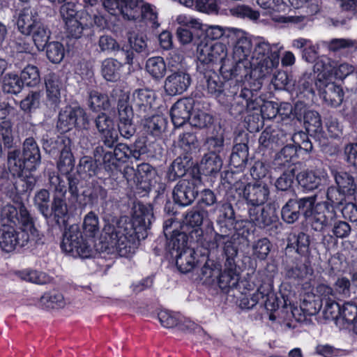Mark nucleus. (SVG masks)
I'll list each match as a JSON object with an SVG mask.
<instances>
[{
	"mask_svg": "<svg viewBox=\"0 0 357 357\" xmlns=\"http://www.w3.org/2000/svg\"><path fill=\"white\" fill-rule=\"evenodd\" d=\"M152 206L138 202L134 204L132 220L121 218L116 225H105L102 238L106 243L105 248L116 249L120 255L130 252L136 243L144 239L153 220Z\"/></svg>",
	"mask_w": 357,
	"mask_h": 357,
	"instance_id": "obj_1",
	"label": "nucleus"
},
{
	"mask_svg": "<svg viewBox=\"0 0 357 357\" xmlns=\"http://www.w3.org/2000/svg\"><path fill=\"white\" fill-rule=\"evenodd\" d=\"M195 234L200 232L197 241L210 253L215 252L220 246H222L223 255H232L238 252V248L234 242V229L229 220L218 218L214 226L208 222L204 231L195 229Z\"/></svg>",
	"mask_w": 357,
	"mask_h": 357,
	"instance_id": "obj_2",
	"label": "nucleus"
},
{
	"mask_svg": "<svg viewBox=\"0 0 357 357\" xmlns=\"http://www.w3.org/2000/svg\"><path fill=\"white\" fill-rule=\"evenodd\" d=\"M198 66L205 68H214V65L220 64V71L225 79L229 80L234 77L232 71V60L227 57L226 46L221 43H213L203 39L197 47Z\"/></svg>",
	"mask_w": 357,
	"mask_h": 357,
	"instance_id": "obj_3",
	"label": "nucleus"
},
{
	"mask_svg": "<svg viewBox=\"0 0 357 357\" xmlns=\"http://www.w3.org/2000/svg\"><path fill=\"white\" fill-rule=\"evenodd\" d=\"M41 144L43 150L48 154L56 155L60 153L57 162V168L61 173H66L73 170L75 166V160L71 151L72 141L67 137H52V132L45 131L43 134Z\"/></svg>",
	"mask_w": 357,
	"mask_h": 357,
	"instance_id": "obj_4",
	"label": "nucleus"
},
{
	"mask_svg": "<svg viewBox=\"0 0 357 357\" xmlns=\"http://www.w3.org/2000/svg\"><path fill=\"white\" fill-rule=\"evenodd\" d=\"M294 199L297 203L300 215L301 213L303 215L313 230L321 231L323 226L332 220L333 213L328 211L331 206L328 202H319L315 204L317 195Z\"/></svg>",
	"mask_w": 357,
	"mask_h": 357,
	"instance_id": "obj_5",
	"label": "nucleus"
},
{
	"mask_svg": "<svg viewBox=\"0 0 357 357\" xmlns=\"http://www.w3.org/2000/svg\"><path fill=\"white\" fill-rule=\"evenodd\" d=\"M93 239L83 233L77 225H72L63 233L61 248L72 256L89 258L93 254Z\"/></svg>",
	"mask_w": 357,
	"mask_h": 357,
	"instance_id": "obj_6",
	"label": "nucleus"
},
{
	"mask_svg": "<svg viewBox=\"0 0 357 357\" xmlns=\"http://www.w3.org/2000/svg\"><path fill=\"white\" fill-rule=\"evenodd\" d=\"M60 15L65 24L67 36L78 39L87 29V15L77 2H67L60 8Z\"/></svg>",
	"mask_w": 357,
	"mask_h": 357,
	"instance_id": "obj_7",
	"label": "nucleus"
},
{
	"mask_svg": "<svg viewBox=\"0 0 357 357\" xmlns=\"http://www.w3.org/2000/svg\"><path fill=\"white\" fill-rule=\"evenodd\" d=\"M233 36L231 39L236 41L234 48V59L232 61V71L234 77H236L243 73H246L247 69L250 68L251 60H248V57L251 54L252 43L246 36V33L239 29L233 30Z\"/></svg>",
	"mask_w": 357,
	"mask_h": 357,
	"instance_id": "obj_8",
	"label": "nucleus"
},
{
	"mask_svg": "<svg viewBox=\"0 0 357 357\" xmlns=\"http://www.w3.org/2000/svg\"><path fill=\"white\" fill-rule=\"evenodd\" d=\"M89 125V116L85 109L80 106L67 105L59 112L56 128L61 132L70 131L74 128L88 130Z\"/></svg>",
	"mask_w": 357,
	"mask_h": 357,
	"instance_id": "obj_9",
	"label": "nucleus"
},
{
	"mask_svg": "<svg viewBox=\"0 0 357 357\" xmlns=\"http://www.w3.org/2000/svg\"><path fill=\"white\" fill-rule=\"evenodd\" d=\"M0 222L3 227L13 228L21 225L24 230L31 233L36 231L33 218L23 203L20 204L18 209L10 204L3 206L0 209Z\"/></svg>",
	"mask_w": 357,
	"mask_h": 357,
	"instance_id": "obj_10",
	"label": "nucleus"
},
{
	"mask_svg": "<svg viewBox=\"0 0 357 357\" xmlns=\"http://www.w3.org/2000/svg\"><path fill=\"white\" fill-rule=\"evenodd\" d=\"M154 8L144 0H123L119 14L128 21L145 20L154 24L158 17Z\"/></svg>",
	"mask_w": 357,
	"mask_h": 357,
	"instance_id": "obj_11",
	"label": "nucleus"
},
{
	"mask_svg": "<svg viewBox=\"0 0 357 357\" xmlns=\"http://www.w3.org/2000/svg\"><path fill=\"white\" fill-rule=\"evenodd\" d=\"M129 96L122 93L118 100L119 123L118 129L121 135L125 139H130L136 132V128L132 123L133 111L128 103Z\"/></svg>",
	"mask_w": 357,
	"mask_h": 357,
	"instance_id": "obj_12",
	"label": "nucleus"
},
{
	"mask_svg": "<svg viewBox=\"0 0 357 357\" xmlns=\"http://www.w3.org/2000/svg\"><path fill=\"white\" fill-rule=\"evenodd\" d=\"M315 86L328 105L336 107L342 102L344 98L342 89L333 82H331L324 73L318 74Z\"/></svg>",
	"mask_w": 357,
	"mask_h": 357,
	"instance_id": "obj_13",
	"label": "nucleus"
},
{
	"mask_svg": "<svg viewBox=\"0 0 357 357\" xmlns=\"http://www.w3.org/2000/svg\"><path fill=\"white\" fill-rule=\"evenodd\" d=\"M269 196V186L262 181L248 183L243 191V197L248 207L263 206L268 199Z\"/></svg>",
	"mask_w": 357,
	"mask_h": 357,
	"instance_id": "obj_14",
	"label": "nucleus"
},
{
	"mask_svg": "<svg viewBox=\"0 0 357 357\" xmlns=\"http://www.w3.org/2000/svg\"><path fill=\"white\" fill-rule=\"evenodd\" d=\"M197 195L198 190L195 178L180 180L172 192L174 202L182 206L190 205Z\"/></svg>",
	"mask_w": 357,
	"mask_h": 357,
	"instance_id": "obj_15",
	"label": "nucleus"
},
{
	"mask_svg": "<svg viewBox=\"0 0 357 357\" xmlns=\"http://www.w3.org/2000/svg\"><path fill=\"white\" fill-rule=\"evenodd\" d=\"M198 79L207 93L213 97H219L224 91L223 82L214 68H205L203 66H197Z\"/></svg>",
	"mask_w": 357,
	"mask_h": 357,
	"instance_id": "obj_16",
	"label": "nucleus"
},
{
	"mask_svg": "<svg viewBox=\"0 0 357 357\" xmlns=\"http://www.w3.org/2000/svg\"><path fill=\"white\" fill-rule=\"evenodd\" d=\"M238 252L232 255H223L225 259V268L222 272L219 273L218 285L222 290L233 289L237 287L240 276L236 269V257Z\"/></svg>",
	"mask_w": 357,
	"mask_h": 357,
	"instance_id": "obj_17",
	"label": "nucleus"
},
{
	"mask_svg": "<svg viewBox=\"0 0 357 357\" xmlns=\"http://www.w3.org/2000/svg\"><path fill=\"white\" fill-rule=\"evenodd\" d=\"M26 230L16 231L14 228L3 229L0 231V247L6 252H10L17 247H24L29 240Z\"/></svg>",
	"mask_w": 357,
	"mask_h": 357,
	"instance_id": "obj_18",
	"label": "nucleus"
},
{
	"mask_svg": "<svg viewBox=\"0 0 357 357\" xmlns=\"http://www.w3.org/2000/svg\"><path fill=\"white\" fill-rule=\"evenodd\" d=\"M191 77L185 70L172 72L165 79V90L169 96L182 94L191 84Z\"/></svg>",
	"mask_w": 357,
	"mask_h": 357,
	"instance_id": "obj_19",
	"label": "nucleus"
},
{
	"mask_svg": "<svg viewBox=\"0 0 357 357\" xmlns=\"http://www.w3.org/2000/svg\"><path fill=\"white\" fill-rule=\"evenodd\" d=\"M82 195L84 197V206L89 204L93 207L100 204L102 212H106L109 204L107 199V190L98 182L93 181L89 183L86 188L82 192Z\"/></svg>",
	"mask_w": 357,
	"mask_h": 357,
	"instance_id": "obj_20",
	"label": "nucleus"
},
{
	"mask_svg": "<svg viewBox=\"0 0 357 357\" xmlns=\"http://www.w3.org/2000/svg\"><path fill=\"white\" fill-rule=\"evenodd\" d=\"M249 221L260 229L270 226L278 220V216L270 206L248 207Z\"/></svg>",
	"mask_w": 357,
	"mask_h": 357,
	"instance_id": "obj_21",
	"label": "nucleus"
},
{
	"mask_svg": "<svg viewBox=\"0 0 357 357\" xmlns=\"http://www.w3.org/2000/svg\"><path fill=\"white\" fill-rule=\"evenodd\" d=\"M193 107L194 100L192 98H183L173 105L170 110V116L176 128L181 127L187 121L190 122Z\"/></svg>",
	"mask_w": 357,
	"mask_h": 357,
	"instance_id": "obj_22",
	"label": "nucleus"
},
{
	"mask_svg": "<svg viewBox=\"0 0 357 357\" xmlns=\"http://www.w3.org/2000/svg\"><path fill=\"white\" fill-rule=\"evenodd\" d=\"M321 301L314 293L306 294L299 308H294L292 314L298 321H303L307 317L317 314L321 308Z\"/></svg>",
	"mask_w": 357,
	"mask_h": 357,
	"instance_id": "obj_23",
	"label": "nucleus"
},
{
	"mask_svg": "<svg viewBox=\"0 0 357 357\" xmlns=\"http://www.w3.org/2000/svg\"><path fill=\"white\" fill-rule=\"evenodd\" d=\"M62 83L60 77L54 73H50L45 77L46 104L56 108L61 102Z\"/></svg>",
	"mask_w": 357,
	"mask_h": 357,
	"instance_id": "obj_24",
	"label": "nucleus"
},
{
	"mask_svg": "<svg viewBox=\"0 0 357 357\" xmlns=\"http://www.w3.org/2000/svg\"><path fill=\"white\" fill-rule=\"evenodd\" d=\"M155 99V93L147 89H136L132 95V103L138 110L139 115L149 113Z\"/></svg>",
	"mask_w": 357,
	"mask_h": 357,
	"instance_id": "obj_25",
	"label": "nucleus"
},
{
	"mask_svg": "<svg viewBox=\"0 0 357 357\" xmlns=\"http://www.w3.org/2000/svg\"><path fill=\"white\" fill-rule=\"evenodd\" d=\"M26 162L28 171L36 170L41 162L40 149L33 137L26 138L22 144L21 153Z\"/></svg>",
	"mask_w": 357,
	"mask_h": 357,
	"instance_id": "obj_26",
	"label": "nucleus"
},
{
	"mask_svg": "<svg viewBox=\"0 0 357 357\" xmlns=\"http://www.w3.org/2000/svg\"><path fill=\"white\" fill-rule=\"evenodd\" d=\"M273 47L275 50L272 54L266 58L251 62L250 68L255 66L258 67L262 76H266L276 71L280 63V52L283 49V45L280 43H274Z\"/></svg>",
	"mask_w": 357,
	"mask_h": 357,
	"instance_id": "obj_27",
	"label": "nucleus"
},
{
	"mask_svg": "<svg viewBox=\"0 0 357 357\" xmlns=\"http://www.w3.org/2000/svg\"><path fill=\"white\" fill-rule=\"evenodd\" d=\"M192 157L188 153L178 157L174 160L168 169L167 178L169 181H174L178 178L183 176L193 166Z\"/></svg>",
	"mask_w": 357,
	"mask_h": 357,
	"instance_id": "obj_28",
	"label": "nucleus"
},
{
	"mask_svg": "<svg viewBox=\"0 0 357 357\" xmlns=\"http://www.w3.org/2000/svg\"><path fill=\"white\" fill-rule=\"evenodd\" d=\"M38 13L30 7L24 8L20 10L17 26L18 30L24 35H30L33 27L40 22Z\"/></svg>",
	"mask_w": 357,
	"mask_h": 357,
	"instance_id": "obj_29",
	"label": "nucleus"
},
{
	"mask_svg": "<svg viewBox=\"0 0 357 357\" xmlns=\"http://www.w3.org/2000/svg\"><path fill=\"white\" fill-rule=\"evenodd\" d=\"M68 213L66 195L53 196L51 207L49 208V214L45 219L48 220L53 218L56 223L59 225L61 221H64Z\"/></svg>",
	"mask_w": 357,
	"mask_h": 357,
	"instance_id": "obj_30",
	"label": "nucleus"
},
{
	"mask_svg": "<svg viewBox=\"0 0 357 357\" xmlns=\"http://www.w3.org/2000/svg\"><path fill=\"white\" fill-rule=\"evenodd\" d=\"M331 172L334 177L335 183L342 192L347 195H352L355 193L357 189V184L351 175L346 172L339 171L335 168L331 169Z\"/></svg>",
	"mask_w": 357,
	"mask_h": 357,
	"instance_id": "obj_31",
	"label": "nucleus"
},
{
	"mask_svg": "<svg viewBox=\"0 0 357 357\" xmlns=\"http://www.w3.org/2000/svg\"><path fill=\"white\" fill-rule=\"evenodd\" d=\"M222 166L220 155L215 153H206L199 164V171L206 176L215 175Z\"/></svg>",
	"mask_w": 357,
	"mask_h": 357,
	"instance_id": "obj_32",
	"label": "nucleus"
},
{
	"mask_svg": "<svg viewBox=\"0 0 357 357\" xmlns=\"http://www.w3.org/2000/svg\"><path fill=\"white\" fill-rule=\"evenodd\" d=\"M7 164L8 169L13 176L20 177L24 169L28 170L26 162L20 151L17 149L8 151Z\"/></svg>",
	"mask_w": 357,
	"mask_h": 357,
	"instance_id": "obj_33",
	"label": "nucleus"
},
{
	"mask_svg": "<svg viewBox=\"0 0 357 357\" xmlns=\"http://www.w3.org/2000/svg\"><path fill=\"white\" fill-rule=\"evenodd\" d=\"M195 250L192 248H185L180 253H175L172 256L176 259L178 269L183 273L191 271L196 266L197 261L195 258Z\"/></svg>",
	"mask_w": 357,
	"mask_h": 357,
	"instance_id": "obj_34",
	"label": "nucleus"
},
{
	"mask_svg": "<svg viewBox=\"0 0 357 357\" xmlns=\"http://www.w3.org/2000/svg\"><path fill=\"white\" fill-rule=\"evenodd\" d=\"M328 211L333 213V217L331 222L328 221V222L323 226L321 231H323L326 228L332 227L333 234L337 238H344L347 237L351 232L350 225L344 221L337 220L336 212L332 206H330Z\"/></svg>",
	"mask_w": 357,
	"mask_h": 357,
	"instance_id": "obj_35",
	"label": "nucleus"
},
{
	"mask_svg": "<svg viewBox=\"0 0 357 357\" xmlns=\"http://www.w3.org/2000/svg\"><path fill=\"white\" fill-rule=\"evenodd\" d=\"M188 236L185 233L176 230L172 231V234L167 239V248L171 256H174L175 253H180L185 248H190L187 245Z\"/></svg>",
	"mask_w": 357,
	"mask_h": 357,
	"instance_id": "obj_36",
	"label": "nucleus"
},
{
	"mask_svg": "<svg viewBox=\"0 0 357 357\" xmlns=\"http://www.w3.org/2000/svg\"><path fill=\"white\" fill-rule=\"evenodd\" d=\"M94 158L102 161L107 171H113L118 168V160L113 151H108L103 146H98L94 150Z\"/></svg>",
	"mask_w": 357,
	"mask_h": 357,
	"instance_id": "obj_37",
	"label": "nucleus"
},
{
	"mask_svg": "<svg viewBox=\"0 0 357 357\" xmlns=\"http://www.w3.org/2000/svg\"><path fill=\"white\" fill-rule=\"evenodd\" d=\"M166 125V119L160 115H153L148 118L144 117L143 121L146 132L155 137L160 136L165 131Z\"/></svg>",
	"mask_w": 357,
	"mask_h": 357,
	"instance_id": "obj_38",
	"label": "nucleus"
},
{
	"mask_svg": "<svg viewBox=\"0 0 357 357\" xmlns=\"http://www.w3.org/2000/svg\"><path fill=\"white\" fill-rule=\"evenodd\" d=\"M316 80L317 78L315 79L314 75L312 73L303 74L298 82L297 96H300L301 98L307 99L312 98L314 93L313 85H315Z\"/></svg>",
	"mask_w": 357,
	"mask_h": 357,
	"instance_id": "obj_39",
	"label": "nucleus"
},
{
	"mask_svg": "<svg viewBox=\"0 0 357 357\" xmlns=\"http://www.w3.org/2000/svg\"><path fill=\"white\" fill-rule=\"evenodd\" d=\"M51 31L48 26L40 20L32 29L31 34L34 44L38 50H43L45 47L50 39Z\"/></svg>",
	"mask_w": 357,
	"mask_h": 357,
	"instance_id": "obj_40",
	"label": "nucleus"
},
{
	"mask_svg": "<svg viewBox=\"0 0 357 357\" xmlns=\"http://www.w3.org/2000/svg\"><path fill=\"white\" fill-rule=\"evenodd\" d=\"M39 304L46 309H60L65 307L66 301L61 292L52 291L44 294L40 298Z\"/></svg>",
	"mask_w": 357,
	"mask_h": 357,
	"instance_id": "obj_41",
	"label": "nucleus"
},
{
	"mask_svg": "<svg viewBox=\"0 0 357 357\" xmlns=\"http://www.w3.org/2000/svg\"><path fill=\"white\" fill-rule=\"evenodd\" d=\"M121 63L114 59H105L101 66L103 77L109 82H116L120 78Z\"/></svg>",
	"mask_w": 357,
	"mask_h": 357,
	"instance_id": "obj_42",
	"label": "nucleus"
},
{
	"mask_svg": "<svg viewBox=\"0 0 357 357\" xmlns=\"http://www.w3.org/2000/svg\"><path fill=\"white\" fill-rule=\"evenodd\" d=\"M296 179L300 186L306 191H312L321 184V178L313 171H303L297 174Z\"/></svg>",
	"mask_w": 357,
	"mask_h": 357,
	"instance_id": "obj_43",
	"label": "nucleus"
},
{
	"mask_svg": "<svg viewBox=\"0 0 357 357\" xmlns=\"http://www.w3.org/2000/svg\"><path fill=\"white\" fill-rule=\"evenodd\" d=\"M145 67L148 73L155 79H162L166 74V64L161 56L149 58Z\"/></svg>",
	"mask_w": 357,
	"mask_h": 357,
	"instance_id": "obj_44",
	"label": "nucleus"
},
{
	"mask_svg": "<svg viewBox=\"0 0 357 357\" xmlns=\"http://www.w3.org/2000/svg\"><path fill=\"white\" fill-rule=\"evenodd\" d=\"M248 147L245 143H238L234 146L230 155V165L236 168L245 166L248 161Z\"/></svg>",
	"mask_w": 357,
	"mask_h": 357,
	"instance_id": "obj_45",
	"label": "nucleus"
},
{
	"mask_svg": "<svg viewBox=\"0 0 357 357\" xmlns=\"http://www.w3.org/2000/svg\"><path fill=\"white\" fill-rule=\"evenodd\" d=\"M329 51L338 52L342 50L355 52L357 50V41L349 38H333L325 43Z\"/></svg>",
	"mask_w": 357,
	"mask_h": 357,
	"instance_id": "obj_46",
	"label": "nucleus"
},
{
	"mask_svg": "<svg viewBox=\"0 0 357 357\" xmlns=\"http://www.w3.org/2000/svg\"><path fill=\"white\" fill-rule=\"evenodd\" d=\"M272 244L267 238H261L252 245V255L254 259L265 260L271 252Z\"/></svg>",
	"mask_w": 357,
	"mask_h": 357,
	"instance_id": "obj_47",
	"label": "nucleus"
},
{
	"mask_svg": "<svg viewBox=\"0 0 357 357\" xmlns=\"http://www.w3.org/2000/svg\"><path fill=\"white\" fill-rule=\"evenodd\" d=\"M21 77L14 73H7L3 78V90L7 93L17 94L23 88Z\"/></svg>",
	"mask_w": 357,
	"mask_h": 357,
	"instance_id": "obj_48",
	"label": "nucleus"
},
{
	"mask_svg": "<svg viewBox=\"0 0 357 357\" xmlns=\"http://www.w3.org/2000/svg\"><path fill=\"white\" fill-rule=\"evenodd\" d=\"M306 130L310 135L319 134L322 132V122L319 114L314 110L308 112L303 119Z\"/></svg>",
	"mask_w": 357,
	"mask_h": 357,
	"instance_id": "obj_49",
	"label": "nucleus"
},
{
	"mask_svg": "<svg viewBox=\"0 0 357 357\" xmlns=\"http://www.w3.org/2000/svg\"><path fill=\"white\" fill-rule=\"evenodd\" d=\"M128 41L133 51L141 54L143 56L149 55L150 50L148 47L146 36L142 33H130Z\"/></svg>",
	"mask_w": 357,
	"mask_h": 357,
	"instance_id": "obj_50",
	"label": "nucleus"
},
{
	"mask_svg": "<svg viewBox=\"0 0 357 357\" xmlns=\"http://www.w3.org/2000/svg\"><path fill=\"white\" fill-rule=\"evenodd\" d=\"M42 92L31 91L20 101V109L26 113H31L39 107Z\"/></svg>",
	"mask_w": 357,
	"mask_h": 357,
	"instance_id": "obj_51",
	"label": "nucleus"
},
{
	"mask_svg": "<svg viewBox=\"0 0 357 357\" xmlns=\"http://www.w3.org/2000/svg\"><path fill=\"white\" fill-rule=\"evenodd\" d=\"M108 96L97 91L89 93V107L93 111L106 110L109 107Z\"/></svg>",
	"mask_w": 357,
	"mask_h": 357,
	"instance_id": "obj_52",
	"label": "nucleus"
},
{
	"mask_svg": "<svg viewBox=\"0 0 357 357\" xmlns=\"http://www.w3.org/2000/svg\"><path fill=\"white\" fill-rule=\"evenodd\" d=\"M50 202V192L46 189L40 190L34 196V205L44 218L49 214Z\"/></svg>",
	"mask_w": 357,
	"mask_h": 357,
	"instance_id": "obj_53",
	"label": "nucleus"
},
{
	"mask_svg": "<svg viewBox=\"0 0 357 357\" xmlns=\"http://www.w3.org/2000/svg\"><path fill=\"white\" fill-rule=\"evenodd\" d=\"M282 220L289 224H292L300 218V212L298 210L297 203L294 199H290L282 206L281 210Z\"/></svg>",
	"mask_w": 357,
	"mask_h": 357,
	"instance_id": "obj_54",
	"label": "nucleus"
},
{
	"mask_svg": "<svg viewBox=\"0 0 357 357\" xmlns=\"http://www.w3.org/2000/svg\"><path fill=\"white\" fill-rule=\"evenodd\" d=\"M48 187L53 192V196L66 195L67 192L66 181L55 172L48 174Z\"/></svg>",
	"mask_w": 357,
	"mask_h": 357,
	"instance_id": "obj_55",
	"label": "nucleus"
},
{
	"mask_svg": "<svg viewBox=\"0 0 357 357\" xmlns=\"http://www.w3.org/2000/svg\"><path fill=\"white\" fill-rule=\"evenodd\" d=\"M257 5L269 15L285 12L287 5L284 0H256Z\"/></svg>",
	"mask_w": 357,
	"mask_h": 357,
	"instance_id": "obj_56",
	"label": "nucleus"
},
{
	"mask_svg": "<svg viewBox=\"0 0 357 357\" xmlns=\"http://www.w3.org/2000/svg\"><path fill=\"white\" fill-rule=\"evenodd\" d=\"M46 55L47 59L54 63H59L65 55V50L62 43L57 41L47 43Z\"/></svg>",
	"mask_w": 357,
	"mask_h": 357,
	"instance_id": "obj_57",
	"label": "nucleus"
},
{
	"mask_svg": "<svg viewBox=\"0 0 357 357\" xmlns=\"http://www.w3.org/2000/svg\"><path fill=\"white\" fill-rule=\"evenodd\" d=\"M271 132L276 149L289 140L291 137V125L282 124L280 127L271 129Z\"/></svg>",
	"mask_w": 357,
	"mask_h": 357,
	"instance_id": "obj_58",
	"label": "nucleus"
},
{
	"mask_svg": "<svg viewBox=\"0 0 357 357\" xmlns=\"http://www.w3.org/2000/svg\"><path fill=\"white\" fill-rule=\"evenodd\" d=\"M83 233L93 239L99 232V222L98 216L92 211L87 213L83 222Z\"/></svg>",
	"mask_w": 357,
	"mask_h": 357,
	"instance_id": "obj_59",
	"label": "nucleus"
},
{
	"mask_svg": "<svg viewBox=\"0 0 357 357\" xmlns=\"http://www.w3.org/2000/svg\"><path fill=\"white\" fill-rule=\"evenodd\" d=\"M20 77L23 81V84L28 86H35L40 81L38 68L31 65H28L22 70Z\"/></svg>",
	"mask_w": 357,
	"mask_h": 357,
	"instance_id": "obj_60",
	"label": "nucleus"
},
{
	"mask_svg": "<svg viewBox=\"0 0 357 357\" xmlns=\"http://www.w3.org/2000/svg\"><path fill=\"white\" fill-rule=\"evenodd\" d=\"M190 124L197 128H206L213 123V116L203 111L198 110L191 114Z\"/></svg>",
	"mask_w": 357,
	"mask_h": 357,
	"instance_id": "obj_61",
	"label": "nucleus"
},
{
	"mask_svg": "<svg viewBox=\"0 0 357 357\" xmlns=\"http://www.w3.org/2000/svg\"><path fill=\"white\" fill-rule=\"evenodd\" d=\"M96 158L93 159L89 156L82 157L78 165L77 172L79 174H85L86 176L92 177L98 172V165Z\"/></svg>",
	"mask_w": 357,
	"mask_h": 357,
	"instance_id": "obj_62",
	"label": "nucleus"
},
{
	"mask_svg": "<svg viewBox=\"0 0 357 357\" xmlns=\"http://www.w3.org/2000/svg\"><path fill=\"white\" fill-rule=\"evenodd\" d=\"M205 215L206 212L204 210L192 208L185 213L183 222L191 227H199L202 225Z\"/></svg>",
	"mask_w": 357,
	"mask_h": 357,
	"instance_id": "obj_63",
	"label": "nucleus"
},
{
	"mask_svg": "<svg viewBox=\"0 0 357 357\" xmlns=\"http://www.w3.org/2000/svg\"><path fill=\"white\" fill-rule=\"evenodd\" d=\"M340 320L349 324L357 321V305L354 302H346L341 308Z\"/></svg>",
	"mask_w": 357,
	"mask_h": 357,
	"instance_id": "obj_64",
	"label": "nucleus"
}]
</instances>
